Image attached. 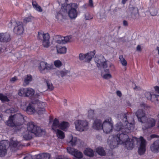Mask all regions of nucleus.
I'll return each instance as SVG.
<instances>
[{
	"mask_svg": "<svg viewBox=\"0 0 159 159\" xmlns=\"http://www.w3.org/2000/svg\"><path fill=\"white\" fill-rule=\"evenodd\" d=\"M85 155L90 157H92L94 156V152L93 150L90 148H86L84 152Z\"/></svg>",
	"mask_w": 159,
	"mask_h": 159,
	"instance_id": "obj_29",
	"label": "nucleus"
},
{
	"mask_svg": "<svg viewBox=\"0 0 159 159\" xmlns=\"http://www.w3.org/2000/svg\"><path fill=\"white\" fill-rule=\"evenodd\" d=\"M136 51L140 52L141 51V47L140 45H138L136 48Z\"/></svg>",
	"mask_w": 159,
	"mask_h": 159,
	"instance_id": "obj_58",
	"label": "nucleus"
},
{
	"mask_svg": "<svg viewBox=\"0 0 159 159\" xmlns=\"http://www.w3.org/2000/svg\"><path fill=\"white\" fill-rule=\"evenodd\" d=\"M9 146L12 151H15L17 149H20L22 147L23 145L20 142L17 141H12L11 142Z\"/></svg>",
	"mask_w": 159,
	"mask_h": 159,
	"instance_id": "obj_13",
	"label": "nucleus"
},
{
	"mask_svg": "<svg viewBox=\"0 0 159 159\" xmlns=\"http://www.w3.org/2000/svg\"><path fill=\"white\" fill-rule=\"evenodd\" d=\"M124 117L123 120L125 122L127 121L128 123L126 124L124 128L122 129V133H121V134L119 133L117 134L116 136V139L118 144L120 143L121 141L122 143L123 142H125L124 141L125 139H128V136L127 134L131 133L134 129L133 124L132 123H129L128 121L126 114H124Z\"/></svg>",
	"mask_w": 159,
	"mask_h": 159,
	"instance_id": "obj_2",
	"label": "nucleus"
},
{
	"mask_svg": "<svg viewBox=\"0 0 159 159\" xmlns=\"http://www.w3.org/2000/svg\"><path fill=\"white\" fill-rule=\"evenodd\" d=\"M69 125V124L67 122L63 121L60 124V129L65 130Z\"/></svg>",
	"mask_w": 159,
	"mask_h": 159,
	"instance_id": "obj_32",
	"label": "nucleus"
},
{
	"mask_svg": "<svg viewBox=\"0 0 159 159\" xmlns=\"http://www.w3.org/2000/svg\"><path fill=\"white\" fill-rule=\"evenodd\" d=\"M116 94L117 95L120 97H121V96L122 94L121 92L120 91H116Z\"/></svg>",
	"mask_w": 159,
	"mask_h": 159,
	"instance_id": "obj_64",
	"label": "nucleus"
},
{
	"mask_svg": "<svg viewBox=\"0 0 159 159\" xmlns=\"http://www.w3.org/2000/svg\"><path fill=\"white\" fill-rule=\"evenodd\" d=\"M60 124L58 120L55 118L53 121L52 125V129L55 131H56L57 128L60 129Z\"/></svg>",
	"mask_w": 159,
	"mask_h": 159,
	"instance_id": "obj_25",
	"label": "nucleus"
},
{
	"mask_svg": "<svg viewBox=\"0 0 159 159\" xmlns=\"http://www.w3.org/2000/svg\"><path fill=\"white\" fill-rule=\"evenodd\" d=\"M0 100L2 101H8L9 100L6 96L3 95L2 94L0 93Z\"/></svg>",
	"mask_w": 159,
	"mask_h": 159,
	"instance_id": "obj_45",
	"label": "nucleus"
},
{
	"mask_svg": "<svg viewBox=\"0 0 159 159\" xmlns=\"http://www.w3.org/2000/svg\"><path fill=\"white\" fill-rule=\"evenodd\" d=\"M49 36L48 33L45 34L43 35V45L46 48H48L50 45V43L49 42Z\"/></svg>",
	"mask_w": 159,
	"mask_h": 159,
	"instance_id": "obj_19",
	"label": "nucleus"
},
{
	"mask_svg": "<svg viewBox=\"0 0 159 159\" xmlns=\"http://www.w3.org/2000/svg\"><path fill=\"white\" fill-rule=\"evenodd\" d=\"M57 51L58 53L61 54H65L66 52V48L65 47H60L57 48Z\"/></svg>",
	"mask_w": 159,
	"mask_h": 159,
	"instance_id": "obj_33",
	"label": "nucleus"
},
{
	"mask_svg": "<svg viewBox=\"0 0 159 159\" xmlns=\"http://www.w3.org/2000/svg\"><path fill=\"white\" fill-rule=\"evenodd\" d=\"M157 13V9L152 8L150 10V13L152 16H156Z\"/></svg>",
	"mask_w": 159,
	"mask_h": 159,
	"instance_id": "obj_46",
	"label": "nucleus"
},
{
	"mask_svg": "<svg viewBox=\"0 0 159 159\" xmlns=\"http://www.w3.org/2000/svg\"><path fill=\"white\" fill-rule=\"evenodd\" d=\"M21 131L22 132L21 133V135L23 136V138L25 140H30L32 138V133L29 130H25L23 128H20L18 131Z\"/></svg>",
	"mask_w": 159,
	"mask_h": 159,
	"instance_id": "obj_14",
	"label": "nucleus"
},
{
	"mask_svg": "<svg viewBox=\"0 0 159 159\" xmlns=\"http://www.w3.org/2000/svg\"><path fill=\"white\" fill-rule=\"evenodd\" d=\"M151 94L150 92H146L145 93V96L149 100H151Z\"/></svg>",
	"mask_w": 159,
	"mask_h": 159,
	"instance_id": "obj_50",
	"label": "nucleus"
},
{
	"mask_svg": "<svg viewBox=\"0 0 159 159\" xmlns=\"http://www.w3.org/2000/svg\"><path fill=\"white\" fill-rule=\"evenodd\" d=\"M129 13L131 17L133 19H138L139 17V14L138 8L135 7H132L129 8Z\"/></svg>",
	"mask_w": 159,
	"mask_h": 159,
	"instance_id": "obj_10",
	"label": "nucleus"
},
{
	"mask_svg": "<svg viewBox=\"0 0 159 159\" xmlns=\"http://www.w3.org/2000/svg\"><path fill=\"white\" fill-rule=\"evenodd\" d=\"M27 130L36 136H40L45 134V131L39 127L34 125V122H30L27 125Z\"/></svg>",
	"mask_w": 159,
	"mask_h": 159,
	"instance_id": "obj_4",
	"label": "nucleus"
},
{
	"mask_svg": "<svg viewBox=\"0 0 159 159\" xmlns=\"http://www.w3.org/2000/svg\"><path fill=\"white\" fill-rule=\"evenodd\" d=\"M34 94V91L32 89H26V91L25 94V96L31 97Z\"/></svg>",
	"mask_w": 159,
	"mask_h": 159,
	"instance_id": "obj_35",
	"label": "nucleus"
},
{
	"mask_svg": "<svg viewBox=\"0 0 159 159\" xmlns=\"http://www.w3.org/2000/svg\"><path fill=\"white\" fill-rule=\"evenodd\" d=\"M44 82L46 84L48 90L51 91L53 90L54 87L50 80L45 79H44Z\"/></svg>",
	"mask_w": 159,
	"mask_h": 159,
	"instance_id": "obj_24",
	"label": "nucleus"
},
{
	"mask_svg": "<svg viewBox=\"0 0 159 159\" xmlns=\"http://www.w3.org/2000/svg\"><path fill=\"white\" fill-rule=\"evenodd\" d=\"M92 127L93 129L98 130L102 129V124L101 120L98 119L95 120L93 123Z\"/></svg>",
	"mask_w": 159,
	"mask_h": 159,
	"instance_id": "obj_18",
	"label": "nucleus"
},
{
	"mask_svg": "<svg viewBox=\"0 0 159 159\" xmlns=\"http://www.w3.org/2000/svg\"><path fill=\"white\" fill-rule=\"evenodd\" d=\"M35 8L37 11L40 12H41L42 11V9L38 5Z\"/></svg>",
	"mask_w": 159,
	"mask_h": 159,
	"instance_id": "obj_56",
	"label": "nucleus"
},
{
	"mask_svg": "<svg viewBox=\"0 0 159 159\" xmlns=\"http://www.w3.org/2000/svg\"><path fill=\"white\" fill-rule=\"evenodd\" d=\"M142 109H139L136 112L135 115L138 118V121L143 123H145L147 120V118L143 110L147 107L145 104H142L140 105Z\"/></svg>",
	"mask_w": 159,
	"mask_h": 159,
	"instance_id": "obj_6",
	"label": "nucleus"
},
{
	"mask_svg": "<svg viewBox=\"0 0 159 159\" xmlns=\"http://www.w3.org/2000/svg\"><path fill=\"white\" fill-rule=\"evenodd\" d=\"M159 96V95H156L154 94H151V100H150L152 101H153L157 99V98Z\"/></svg>",
	"mask_w": 159,
	"mask_h": 159,
	"instance_id": "obj_49",
	"label": "nucleus"
},
{
	"mask_svg": "<svg viewBox=\"0 0 159 159\" xmlns=\"http://www.w3.org/2000/svg\"><path fill=\"white\" fill-rule=\"evenodd\" d=\"M57 136L60 139H63L65 137V134L63 132L57 129L56 132Z\"/></svg>",
	"mask_w": 159,
	"mask_h": 159,
	"instance_id": "obj_36",
	"label": "nucleus"
},
{
	"mask_svg": "<svg viewBox=\"0 0 159 159\" xmlns=\"http://www.w3.org/2000/svg\"><path fill=\"white\" fill-rule=\"evenodd\" d=\"M38 105L40 106V104L43 107H44L46 105L45 103L39 101L38 99H33L32 101L30 103L27 107L26 110L27 112L29 114H33L35 111L34 106L35 105Z\"/></svg>",
	"mask_w": 159,
	"mask_h": 159,
	"instance_id": "obj_5",
	"label": "nucleus"
},
{
	"mask_svg": "<svg viewBox=\"0 0 159 159\" xmlns=\"http://www.w3.org/2000/svg\"><path fill=\"white\" fill-rule=\"evenodd\" d=\"M63 37L58 35L55 37L56 42L59 44H63Z\"/></svg>",
	"mask_w": 159,
	"mask_h": 159,
	"instance_id": "obj_40",
	"label": "nucleus"
},
{
	"mask_svg": "<svg viewBox=\"0 0 159 159\" xmlns=\"http://www.w3.org/2000/svg\"><path fill=\"white\" fill-rule=\"evenodd\" d=\"M123 126V124L121 122L117 123L115 126V129L117 131H119L121 129H123L122 128Z\"/></svg>",
	"mask_w": 159,
	"mask_h": 159,
	"instance_id": "obj_39",
	"label": "nucleus"
},
{
	"mask_svg": "<svg viewBox=\"0 0 159 159\" xmlns=\"http://www.w3.org/2000/svg\"><path fill=\"white\" fill-rule=\"evenodd\" d=\"M32 5L34 8H35L38 5L35 1L32 2Z\"/></svg>",
	"mask_w": 159,
	"mask_h": 159,
	"instance_id": "obj_60",
	"label": "nucleus"
},
{
	"mask_svg": "<svg viewBox=\"0 0 159 159\" xmlns=\"http://www.w3.org/2000/svg\"><path fill=\"white\" fill-rule=\"evenodd\" d=\"M104 60H105V59L104 57L102 55H101L98 57H95V61L97 64V66L98 67L100 66L101 65Z\"/></svg>",
	"mask_w": 159,
	"mask_h": 159,
	"instance_id": "obj_23",
	"label": "nucleus"
},
{
	"mask_svg": "<svg viewBox=\"0 0 159 159\" xmlns=\"http://www.w3.org/2000/svg\"><path fill=\"white\" fill-rule=\"evenodd\" d=\"M119 59L120 63L123 66H125L127 65V62L123 57V55H120L119 56Z\"/></svg>",
	"mask_w": 159,
	"mask_h": 159,
	"instance_id": "obj_38",
	"label": "nucleus"
},
{
	"mask_svg": "<svg viewBox=\"0 0 159 159\" xmlns=\"http://www.w3.org/2000/svg\"><path fill=\"white\" fill-rule=\"evenodd\" d=\"M88 5V6H89L91 7H93V6L92 0H89V3Z\"/></svg>",
	"mask_w": 159,
	"mask_h": 159,
	"instance_id": "obj_57",
	"label": "nucleus"
},
{
	"mask_svg": "<svg viewBox=\"0 0 159 159\" xmlns=\"http://www.w3.org/2000/svg\"><path fill=\"white\" fill-rule=\"evenodd\" d=\"M23 159H33L32 156L30 155L25 156Z\"/></svg>",
	"mask_w": 159,
	"mask_h": 159,
	"instance_id": "obj_61",
	"label": "nucleus"
},
{
	"mask_svg": "<svg viewBox=\"0 0 159 159\" xmlns=\"http://www.w3.org/2000/svg\"><path fill=\"white\" fill-rule=\"evenodd\" d=\"M17 80V77H15L11 78L10 80V81L12 82H14Z\"/></svg>",
	"mask_w": 159,
	"mask_h": 159,
	"instance_id": "obj_63",
	"label": "nucleus"
},
{
	"mask_svg": "<svg viewBox=\"0 0 159 159\" xmlns=\"http://www.w3.org/2000/svg\"><path fill=\"white\" fill-rule=\"evenodd\" d=\"M14 116H10L9 120L7 122V125L9 126L14 127V129L16 132L20 128V126H16L14 122Z\"/></svg>",
	"mask_w": 159,
	"mask_h": 159,
	"instance_id": "obj_17",
	"label": "nucleus"
},
{
	"mask_svg": "<svg viewBox=\"0 0 159 159\" xmlns=\"http://www.w3.org/2000/svg\"><path fill=\"white\" fill-rule=\"evenodd\" d=\"M39 68L41 72L44 73V71L47 72L50 70L51 67L49 64L44 62L42 61L40 63Z\"/></svg>",
	"mask_w": 159,
	"mask_h": 159,
	"instance_id": "obj_15",
	"label": "nucleus"
},
{
	"mask_svg": "<svg viewBox=\"0 0 159 159\" xmlns=\"http://www.w3.org/2000/svg\"><path fill=\"white\" fill-rule=\"evenodd\" d=\"M56 74L59 78L61 77L63 78L64 77L70 76V71L66 69L57 70L56 71Z\"/></svg>",
	"mask_w": 159,
	"mask_h": 159,
	"instance_id": "obj_16",
	"label": "nucleus"
},
{
	"mask_svg": "<svg viewBox=\"0 0 159 159\" xmlns=\"http://www.w3.org/2000/svg\"><path fill=\"white\" fill-rule=\"evenodd\" d=\"M69 139H70L69 143L72 146H75L77 142V139L76 137H73L72 135L69 136Z\"/></svg>",
	"mask_w": 159,
	"mask_h": 159,
	"instance_id": "obj_28",
	"label": "nucleus"
},
{
	"mask_svg": "<svg viewBox=\"0 0 159 159\" xmlns=\"http://www.w3.org/2000/svg\"><path fill=\"white\" fill-rule=\"evenodd\" d=\"M56 17L58 20H61L65 17V13L60 11L59 12L57 13Z\"/></svg>",
	"mask_w": 159,
	"mask_h": 159,
	"instance_id": "obj_30",
	"label": "nucleus"
},
{
	"mask_svg": "<svg viewBox=\"0 0 159 159\" xmlns=\"http://www.w3.org/2000/svg\"><path fill=\"white\" fill-rule=\"evenodd\" d=\"M38 106L39 107L37 109V110L38 114L41 115L44 113L45 111V109L44 107L45 106V105L44 107H43L41 104H40V106H39L38 105Z\"/></svg>",
	"mask_w": 159,
	"mask_h": 159,
	"instance_id": "obj_37",
	"label": "nucleus"
},
{
	"mask_svg": "<svg viewBox=\"0 0 159 159\" xmlns=\"http://www.w3.org/2000/svg\"><path fill=\"white\" fill-rule=\"evenodd\" d=\"M33 18V17L30 16L26 17L24 19L23 22L25 24H26L28 22H30L31 21Z\"/></svg>",
	"mask_w": 159,
	"mask_h": 159,
	"instance_id": "obj_44",
	"label": "nucleus"
},
{
	"mask_svg": "<svg viewBox=\"0 0 159 159\" xmlns=\"http://www.w3.org/2000/svg\"><path fill=\"white\" fill-rule=\"evenodd\" d=\"M155 91L158 94H159V87L157 86L154 87Z\"/></svg>",
	"mask_w": 159,
	"mask_h": 159,
	"instance_id": "obj_62",
	"label": "nucleus"
},
{
	"mask_svg": "<svg viewBox=\"0 0 159 159\" xmlns=\"http://www.w3.org/2000/svg\"><path fill=\"white\" fill-rule=\"evenodd\" d=\"M10 40V36L8 33H0V42H7Z\"/></svg>",
	"mask_w": 159,
	"mask_h": 159,
	"instance_id": "obj_21",
	"label": "nucleus"
},
{
	"mask_svg": "<svg viewBox=\"0 0 159 159\" xmlns=\"http://www.w3.org/2000/svg\"><path fill=\"white\" fill-rule=\"evenodd\" d=\"M96 152L101 156H104L106 155V152L101 147H99L96 149Z\"/></svg>",
	"mask_w": 159,
	"mask_h": 159,
	"instance_id": "obj_31",
	"label": "nucleus"
},
{
	"mask_svg": "<svg viewBox=\"0 0 159 159\" xmlns=\"http://www.w3.org/2000/svg\"><path fill=\"white\" fill-rule=\"evenodd\" d=\"M42 31H40L38 32V34L37 36V38L39 40H42L43 35L45 34Z\"/></svg>",
	"mask_w": 159,
	"mask_h": 159,
	"instance_id": "obj_43",
	"label": "nucleus"
},
{
	"mask_svg": "<svg viewBox=\"0 0 159 159\" xmlns=\"http://www.w3.org/2000/svg\"><path fill=\"white\" fill-rule=\"evenodd\" d=\"M54 64L56 67H59L61 66L62 63L60 61L57 60L54 61Z\"/></svg>",
	"mask_w": 159,
	"mask_h": 159,
	"instance_id": "obj_48",
	"label": "nucleus"
},
{
	"mask_svg": "<svg viewBox=\"0 0 159 159\" xmlns=\"http://www.w3.org/2000/svg\"><path fill=\"white\" fill-rule=\"evenodd\" d=\"M32 80V77L31 75H27V76L25 78L23 85L24 86L29 84L30 82Z\"/></svg>",
	"mask_w": 159,
	"mask_h": 159,
	"instance_id": "obj_34",
	"label": "nucleus"
},
{
	"mask_svg": "<svg viewBox=\"0 0 159 159\" xmlns=\"http://www.w3.org/2000/svg\"><path fill=\"white\" fill-rule=\"evenodd\" d=\"M71 38V36H66L62 37L63 39V44H65L69 41V40Z\"/></svg>",
	"mask_w": 159,
	"mask_h": 159,
	"instance_id": "obj_47",
	"label": "nucleus"
},
{
	"mask_svg": "<svg viewBox=\"0 0 159 159\" xmlns=\"http://www.w3.org/2000/svg\"><path fill=\"white\" fill-rule=\"evenodd\" d=\"M134 139L137 141V144L139 145V154L140 155L143 154L146 151L147 142L143 137L141 136L139 138H135L134 139L128 138L125 141L123 142V144L128 150H131L134 147Z\"/></svg>",
	"mask_w": 159,
	"mask_h": 159,
	"instance_id": "obj_1",
	"label": "nucleus"
},
{
	"mask_svg": "<svg viewBox=\"0 0 159 159\" xmlns=\"http://www.w3.org/2000/svg\"><path fill=\"white\" fill-rule=\"evenodd\" d=\"M74 124L76 130L80 132L86 131L88 129L89 123L85 120H76Z\"/></svg>",
	"mask_w": 159,
	"mask_h": 159,
	"instance_id": "obj_7",
	"label": "nucleus"
},
{
	"mask_svg": "<svg viewBox=\"0 0 159 159\" xmlns=\"http://www.w3.org/2000/svg\"><path fill=\"white\" fill-rule=\"evenodd\" d=\"M111 75L110 73H107L103 75V77L105 79H109L111 78Z\"/></svg>",
	"mask_w": 159,
	"mask_h": 159,
	"instance_id": "obj_53",
	"label": "nucleus"
},
{
	"mask_svg": "<svg viewBox=\"0 0 159 159\" xmlns=\"http://www.w3.org/2000/svg\"><path fill=\"white\" fill-rule=\"evenodd\" d=\"M95 116L94 111L93 110H90L89 111L88 117L89 119H93Z\"/></svg>",
	"mask_w": 159,
	"mask_h": 159,
	"instance_id": "obj_42",
	"label": "nucleus"
},
{
	"mask_svg": "<svg viewBox=\"0 0 159 159\" xmlns=\"http://www.w3.org/2000/svg\"><path fill=\"white\" fill-rule=\"evenodd\" d=\"M102 65L103 68L105 69L107 67V61L104 60L102 63V64L101 65V66Z\"/></svg>",
	"mask_w": 159,
	"mask_h": 159,
	"instance_id": "obj_55",
	"label": "nucleus"
},
{
	"mask_svg": "<svg viewBox=\"0 0 159 159\" xmlns=\"http://www.w3.org/2000/svg\"><path fill=\"white\" fill-rule=\"evenodd\" d=\"M156 138H159V136L155 134H152L151 135V139H153Z\"/></svg>",
	"mask_w": 159,
	"mask_h": 159,
	"instance_id": "obj_59",
	"label": "nucleus"
},
{
	"mask_svg": "<svg viewBox=\"0 0 159 159\" xmlns=\"http://www.w3.org/2000/svg\"><path fill=\"white\" fill-rule=\"evenodd\" d=\"M67 152L70 154L74 156L73 159H80L83 157V154L80 151L74 148L68 147L66 148Z\"/></svg>",
	"mask_w": 159,
	"mask_h": 159,
	"instance_id": "obj_9",
	"label": "nucleus"
},
{
	"mask_svg": "<svg viewBox=\"0 0 159 159\" xmlns=\"http://www.w3.org/2000/svg\"><path fill=\"white\" fill-rule=\"evenodd\" d=\"M50 155L48 153H44L37 156L36 159H49Z\"/></svg>",
	"mask_w": 159,
	"mask_h": 159,
	"instance_id": "obj_26",
	"label": "nucleus"
},
{
	"mask_svg": "<svg viewBox=\"0 0 159 159\" xmlns=\"http://www.w3.org/2000/svg\"><path fill=\"white\" fill-rule=\"evenodd\" d=\"M120 10V8L117 7H115L112 11H111V14H113L116 13Z\"/></svg>",
	"mask_w": 159,
	"mask_h": 159,
	"instance_id": "obj_54",
	"label": "nucleus"
},
{
	"mask_svg": "<svg viewBox=\"0 0 159 159\" xmlns=\"http://www.w3.org/2000/svg\"><path fill=\"white\" fill-rule=\"evenodd\" d=\"M113 123L111 118L108 117L102 123V128L104 132L106 134L110 133L112 130Z\"/></svg>",
	"mask_w": 159,
	"mask_h": 159,
	"instance_id": "obj_8",
	"label": "nucleus"
},
{
	"mask_svg": "<svg viewBox=\"0 0 159 159\" xmlns=\"http://www.w3.org/2000/svg\"><path fill=\"white\" fill-rule=\"evenodd\" d=\"M24 30V28L23 23L21 22H18L16 23V25L14 29V32L18 35L22 34Z\"/></svg>",
	"mask_w": 159,
	"mask_h": 159,
	"instance_id": "obj_12",
	"label": "nucleus"
},
{
	"mask_svg": "<svg viewBox=\"0 0 159 159\" xmlns=\"http://www.w3.org/2000/svg\"><path fill=\"white\" fill-rule=\"evenodd\" d=\"M85 20H90L92 19L93 18V17H92L90 15V14L88 13H87L85 14Z\"/></svg>",
	"mask_w": 159,
	"mask_h": 159,
	"instance_id": "obj_52",
	"label": "nucleus"
},
{
	"mask_svg": "<svg viewBox=\"0 0 159 159\" xmlns=\"http://www.w3.org/2000/svg\"><path fill=\"white\" fill-rule=\"evenodd\" d=\"M86 54L80 53L79 55V59L80 60H83L84 58L86 59Z\"/></svg>",
	"mask_w": 159,
	"mask_h": 159,
	"instance_id": "obj_51",
	"label": "nucleus"
},
{
	"mask_svg": "<svg viewBox=\"0 0 159 159\" xmlns=\"http://www.w3.org/2000/svg\"><path fill=\"white\" fill-rule=\"evenodd\" d=\"M95 51H94L93 52H88L86 54V59L88 61H90L92 58L93 57L95 54Z\"/></svg>",
	"mask_w": 159,
	"mask_h": 159,
	"instance_id": "obj_27",
	"label": "nucleus"
},
{
	"mask_svg": "<svg viewBox=\"0 0 159 159\" xmlns=\"http://www.w3.org/2000/svg\"><path fill=\"white\" fill-rule=\"evenodd\" d=\"M145 123V128L146 129H148L151 127H153L155 125V121L153 118H149L147 119V120Z\"/></svg>",
	"mask_w": 159,
	"mask_h": 159,
	"instance_id": "obj_22",
	"label": "nucleus"
},
{
	"mask_svg": "<svg viewBox=\"0 0 159 159\" xmlns=\"http://www.w3.org/2000/svg\"><path fill=\"white\" fill-rule=\"evenodd\" d=\"M8 145V142L7 141L2 140L0 142V157H2L5 155Z\"/></svg>",
	"mask_w": 159,
	"mask_h": 159,
	"instance_id": "obj_11",
	"label": "nucleus"
},
{
	"mask_svg": "<svg viewBox=\"0 0 159 159\" xmlns=\"http://www.w3.org/2000/svg\"><path fill=\"white\" fill-rule=\"evenodd\" d=\"M78 5L77 4L73 3L66 4L62 6V9H64L66 12L68 11V15L71 19H75L77 16V9Z\"/></svg>",
	"mask_w": 159,
	"mask_h": 159,
	"instance_id": "obj_3",
	"label": "nucleus"
},
{
	"mask_svg": "<svg viewBox=\"0 0 159 159\" xmlns=\"http://www.w3.org/2000/svg\"><path fill=\"white\" fill-rule=\"evenodd\" d=\"M26 91V89L21 88L19 90L18 92V95L21 96H25Z\"/></svg>",
	"mask_w": 159,
	"mask_h": 159,
	"instance_id": "obj_41",
	"label": "nucleus"
},
{
	"mask_svg": "<svg viewBox=\"0 0 159 159\" xmlns=\"http://www.w3.org/2000/svg\"><path fill=\"white\" fill-rule=\"evenodd\" d=\"M151 150L154 153L159 152V140L155 141L150 146Z\"/></svg>",
	"mask_w": 159,
	"mask_h": 159,
	"instance_id": "obj_20",
	"label": "nucleus"
}]
</instances>
